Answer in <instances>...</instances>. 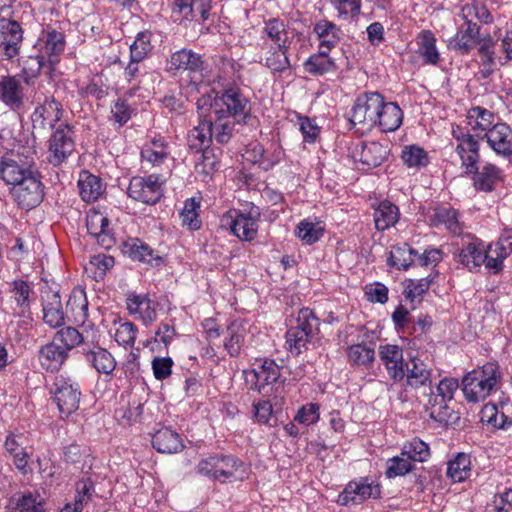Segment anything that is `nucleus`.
I'll return each instance as SVG.
<instances>
[{"instance_id": "nucleus-49", "label": "nucleus", "mask_w": 512, "mask_h": 512, "mask_svg": "<svg viewBox=\"0 0 512 512\" xmlns=\"http://www.w3.org/2000/svg\"><path fill=\"white\" fill-rule=\"evenodd\" d=\"M429 398L425 404V409L429 413L430 418L440 424H449L453 418V409L448 405V400L438 397L433 392V389L429 390Z\"/></svg>"}, {"instance_id": "nucleus-55", "label": "nucleus", "mask_w": 512, "mask_h": 512, "mask_svg": "<svg viewBox=\"0 0 512 512\" xmlns=\"http://www.w3.org/2000/svg\"><path fill=\"white\" fill-rule=\"evenodd\" d=\"M460 17L465 23H476L474 20H477L483 24H491L494 21V17L487 6L478 1H472L463 5Z\"/></svg>"}, {"instance_id": "nucleus-5", "label": "nucleus", "mask_w": 512, "mask_h": 512, "mask_svg": "<svg viewBox=\"0 0 512 512\" xmlns=\"http://www.w3.org/2000/svg\"><path fill=\"white\" fill-rule=\"evenodd\" d=\"M210 112L244 125L251 118V104L239 87L229 86L215 94L210 102Z\"/></svg>"}, {"instance_id": "nucleus-44", "label": "nucleus", "mask_w": 512, "mask_h": 512, "mask_svg": "<svg viewBox=\"0 0 512 512\" xmlns=\"http://www.w3.org/2000/svg\"><path fill=\"white\" fill-rule=\"evenodd\" d=\"M86 361L98 372L111 375L116 368L117 362L114 356L105 348L94 346L92 349L84 350Z\"/></svg>"}, {"instance_id": "nucleus-11", "label": "nucleus", "mask_w": 512, "mask_h": 512, "mask_svg": "<svg viewBox=\"0 0 512 512\" xmlns=\"http://www.w3.org/2000/svg\"><path fill=\"white\" fill-rule=\"evenodd\" d=\"M434 376V359L427 351H418L405 364L406 385L414 390H431Z\"/></svg>"}, {"instance_id": "nucleus-59", "label": "nucleus", "mask_w": 512, "mask_h": 512, "mask_svg": "<svg viewBox=\"0 0 512 512\" xmlns=\"http://www.w3.org/2000/svg\"><path fill=\"white\" fill-rule=\"evenodd\" d=\"M401 455L408 457L411 462H425L429 459L431 452L427 443L415 437L403 445Z\"/></svg>"}, {"instance_id": "nucleus-9", "label": "nucleus", "mask_w": 512, "mask_h": 512, "mask_svg": "<svg viewBox=\"0 0 512 512\" xmlns=\"http://www.w3.org/2000/svg\"><path fill=\"white\" fill-rule=\"evenodd\" d=\"M451 135L456 141L455 152L460 158L462 173L474 171L480 162V138L471 134L470 130L457 124L452 125Z\"/></svg>"}, {"instance_id": "nucleus-34", "label": "nucleus", "mask_w": 512, "mask_h": 512, "mask_svg": "<svg viewBox=\"0 0 512 512\" xmlns=\"http://www.w3.org/2000/svg\"><path fill=\"white\" fill-rule=\"evenodd\" d=\"M496 115L492 111L482 107V106H473L467 112V124L470 126L471 131L476 137L481 139V136L485 133H488L497 122Z\"/></svg>"}, {"instance_id": "nucleus-62", "label": "nucleus", "mask_w": 512, "mask_h": 512, "mask_svg": "<svg viewBox=\"0 0 512 512\" xmlns=\"http://www.w3.org/2000/svg\"><path fill=\"white\" fill-rule=\"evenodd\" d=\"M481 422L498 429H506L512 425V419L500 412L495 404L484 405L481 410Z\"/></svg>"}, {"instance_id": "nucleus-35", "label": "nucleus", "mask_w": 512, "mask_h": 512, "mask_svg": "<svg viewBox=\"0 0 512 512\" xmlns=\"http://www.w3.org/2000/svg\"><path fill=\"white\" fill-rule=\"evenodd\" d=\"M262 38L271 41L275 46L290 48L292 37L289 36L287 23L279 17L264 20Z\"/></svg>"}, {"instance_id": "nucleus-50", "label": "nucleus", "mask_w": 512, "mask_h": 512, "mask_svg": "<svg viewBox=\"0 0 512 512\" xmlns=\"http://www.w3.org/2000/svg\"><path fill=\"white\" fill-rule=\"evenodd\" d=\"M246 327L242 320H233L227 327L224 347L231 357H238L244 343Z\"/></svg>"}, {"instance_id": "nucleus-37", "label": "nucleus", "mask_w": 512, "mask_h": 512, "mask_svg": "<svg viewBox=\"0 0 512 512\" xmlns=\"http://www.w3.org/2000/svg\"><path fill=\"white\" fill-rule=\"evenodd\" d=\"M152 446L159 453L167 454L181 452L185 447L180 434L169 427H163L154 433Z\"/></svg>"}, {"instance_id": "nucleus-23", "label": "nucleus", "mask_w": 512, "mask_h": 512, "mask_svg": "<svg viewBox=\"0 0 512 512\" xmlns=\"http://www.w3.org/2000/svg\"><path fill=\"white\" fill-rule=\"evenodd\" d=\"M471 177L473 186L478 191L492 192L503 181V171L493 163L486 162L479 167L475 165L474 171L464 173Z\"/></svg>"}, {"instance_id": "nucleus-38", "label": "nucleus", "mask_w": 512, "mask_h": 512, "mask_svg": "<svg viewBox=\"0 0 512 512\" xmlns=\"http://www.w3.org/2000/svg\"><path fill=\"white\" fill-rule=\"evenodd\" d=\"M65 349L55 341L42 346L38 351V361L47 372H57L68 358Z\"/></svg>"}, {"instance_id": "nucleus-36", "label": "nucleus", "mask_w": 512, "mask_h": 512, "mask_svg": "<svg viewBox=\"0 0 512 512\" xmlns=\"http://www.w3.org/2000/svg\"><path fill=\"white\" fill-rule=\"evenodd\" d=\"M313 32L319 41L318 50L331 52L341 40V29L334 22L321 19L314 24Z\"/></svg>"}, {"instance_id": "nucleus-19", "label": "nucleus", "mask_w": 512, "mask_h": 512, "mask_svg": "<svg viewBox=\"0 0 512 512\" xmlns=\"http://www.w3.org/2000/svg\"><path fill=\"white\" fill-rule=\"evenodd\" d=\"M64 114L63 105L54 96H46L43 101L37 102L32 114L31 122L34 129L47 130L55 128Z\"/></svg>"}, {"instance_id": "nucleus-22", "label": "nucleus", "mask_w": 512, "mask_h": 512, "mask_svg": "<svg viewBox=\"0 0 512 512\" xmlns=\"http://www.w3.org/2000/svg\"><path fill=\"white\" fill-rule=\"evenodd\" d=\"M352 154L353 158L366 166L367 169L375 168L387 160L390 154V143L378 141L362 142L355 146Z\"/></svg>"}, {"instance_id": "nucleus-54", "label": "nucleus", "mask_w": 512, "mask_h": 512, "mask_svg": "<svg viewBox=\"0 0 512 512\" xmlns=\"http://www.w3.org/2000/svg\"><path fill=\"white\" fill-rule=\"evenodd\" d=\"M11 293L16 303V307L13 308L14 314L20 317H24L26 314L30 313L31 287L29 283L23 280L14 281L12 284Z\"/></svg>"}, {"instance_id": "nucleus-53", "label": "nucleus", "mask_w": 512, "mask_h": 512, "mask_svg": "<svg viewBox=\"0 0 512 512\" xmlns=\"http://www.w3.org/2000/svg\"><path fill=\"white\" fill-rule=\"evenodd\" d=\"M65 315L60 296L57 293H52L50 300L43 303L44 323L51 328L61 327L65 323Z\"/></svg>"}, {"instance_id": "nucleus-16", "label": "nucleus", "mask_w": 512, "mask_h": 512, "mask_svg": "<svg viewBox=\"0 0 512 512\" xmlns=\"http://www.w3.org/2000/svg\"><path fill=\"white\" fill-rule=\"evenodd\" d=\"M66 46L65 36L62 32L47 25L41 31L35 44L38 53L48 62V72L51 74L60 62Z\"/></svg>"}, {"instance_id": "nucleus-2", "label": "nucleus", "mask_w": 512, "mask_h": 512, "mask_svg": "<svg viewBox=\"0 0 512 512\" xmlns=\"http://www.w3.org/2000/svg\"><path fill=\"white\" fill-rule=\"evenodd\" d=\"M499 365L488 362L468 372L462 379V390L465 399L471 403L484 401L501 387Z\"/></svg>"}, {"instance_id": "nucleus-4", "label": "nucleus", "mask_w": 512, "mask_h": 512, "mask_svg": "<svg viewBox=\"0 0 512 512\" xmlns=\"http://www.w3.org/2000/svg\"><path fill=\"white\" fill-rule=\"evenodd\" d=\"M171 144L159 133L148 135L140 150L141 169L145 172L162 173L169 177L174 162Z\"/></svg>"}, {"instance_id": "nucleus-47", "label": "nucleus", "mask_w": 512, "mask_h": 512, "mask_svg": "<svg viewBox=\"0 0 512 512\" xmlns=\"http://www.w3.org/2000/svg\"><path fill=\"white\" fill-rule=\"evenodd\" d=\"M374 223L378 231H385L399 221L400 211L398 206L389 200L381 201L374 210Z\"/></svg>"}, {"instance_id": "nucleus-3", "label": "nucleus", "mask_w": 512, "mask_h": 512, "mask_svg": "<svg viewBox=\"0 0 512 512\" xmlns=\"http://www.w3.org/2000/svg\"><path fill=\"white\" fill-rule=\"evenodd\" d=\"M166 71L180 77L181 87L189 93L198 92L204 81V61L201 55L190 49H181L170 55L167 60Z\"/></svg>"}, {"instance_id": "nucleus-15", "label": "nucleus", "mask_w": 512, "mask_h": 512, "mask_svg": "<svg viewBox=\"0 0 512 512\" xmlns=\"http://www.w3.org/2000/svg\"><path fill=\"white\" fill-rule=\"evenodd\" d=\"M52 393L61 417H68L79 408L81 398L80 385L71 377L57 376Z\"/></svg>"}, {"instance_id": "nucleus-41", "label": "nucleus", "mask_w": 512, "mask_h": 512, "mask_svg": "<svg viewBox=\"0 0 512 512\" xmlns=\"http://www.w3.org/2000/svg\"><path fill=\"white\" fill-rule=\"evenodd\" d=\"M305 72L312 76H323L329 73H335L338 66L333 58L330 57V52L318 50L309 56L303 63Z\"/></svg>"}, {"instance_id": "nucleus-39", "label": "nucleus", "mask_w": 512, "mask_h": 512, "mask_svg": "<svg viewBox=\"0 0 512 512\" xmlns=\"http://www.w3.org/2000/svg\"><path fill=\"white\" fill-rule=\"evenodd\" d=\"M416 53L423 59V63L436 66L439 64L441 57L437 49V39L431 30H422L416 36Z\"/></svg>"}, {"instance_id": "nucleus-18", "label": "nucleus", "mask_w": 512, "mask_h": 512, "mask_svg": "<svg viewBox=\"0 0 512 512\" xmlns=\"http://www.w3.org/2000/svg\"><path fill=\"white\" fill-rule=\"evenodd\" d=\"M10 194L18 206L23 209L29 210L38 206L44 198V186L38 169L12 187Z\"/></svg>"}, {"instance_id": "nucleus-26", "label": "nucleus", "mask_w": 512, "mask_h": 512, "mask_svg": "<svg viewBox=\"0 0 512 512\" xmlns=\"http://www.w3.org/2000/svg\"><path fill=\"white\" fill-rule=\"evenodd\" d=\"M29 440L24 433H10L7 435L4 447L10 457L13 458L15 467L27 474L30 453L27 451Z\"/></svg>"}, {"instance_id": "nucleus-57", "label": "nucleus", "mask_w": 512, "mask_h": 512, "mask_svg": "<svg viewBox=\"0 0 512 512\" xmlns=\"http://www.w3.org/2000/svg\"><path fill=\"white\" fill-rule=\"evenodd\" d=\"M417 251L407 244L395 245L390 251L389 264L397 269H408L416 263Z\"/></svg>"}, {"instance_id": "nucleus-45", "label": "nucleus", "mask_w": 512, "mask_h": 512, "mask_svg": "<svg viewBox=\"0 0 512 512\" xmlns=\"http://www.w3.org/2000/svg\"><path fill=\"white\" fill-rule=\"evenodd\" d=\"M431 221L436 227L443 225L453 235H460L464 228L463 224L459 221L458 211L449 206L435 207Z\"/></svg>"}, {"instance_id": "nucleus-27", "label": "nucleus", "mask_w": 512, "mask_h": 512, "mask_svg": "<svg viewBox=\"0 0 512 512\" xmlns=\"http://www.w3.org/2000/svg\"><path fill=\"white\" fill-rule=\"evenodd\" d=\"M357 343L347 347V358L352 365L368 367L375 360L374 345H367L365 340L369 336L368 329L360 327L357 329Z\"/></svg>"}, {"instance_id": "nucleus-29", "label": "nucleus", "mask_w": 512, "mask_h": 512, "mask_svg": "<svg viewBox=\"0 0 512 512\" xmlns=\"http://www.w3.org/2000/svg\"><path fill=\"white\" fill-rule=\"evenodd\" d=\"M24 87L17 76H3L0 79V100L11 110L17 111L24 104Z\"/></svg>"}, {"instance_id": "nucleus-13", "label": "nucleus", "mask_w": 512, "mask_h": 512, "mask_svg": "<svg viewBox=\"0 0 512 512\" xmlns=\"http://www.w3.org/2000/svg\"><path fill=\"white\" fill-rule=\"evenodd\" d=\"M253 376V389L263 396H269L274 391V386L282 387L285 379H281V367L270 358L256 359L250 371Z\"/></svg>"}, {"instance_id": "nucleus-48", "label": "nucleus", "mask_w": 512, "mask_h": 512, "mask_svg": "<svg viewBox=\"0 0 512 512\" xmlns=\"http://www.w3.org/2000/svg\"><path fill=\"white\" fill-rule=\"evenodd\" d=\"M208 122L211 123V132L213 139L219 144H227L235 131L237 121L216 115L212 112L208 114Z\"/></svg>"}, {"instance_id": "nucleus-30", "label": "nucleus", "mask_w": 512, "mask_h": 512, "mask_svg": "<svg viewBox=\"0 0 512 512\" xmlns=\"http://www.w3.org/2000/svg\"><path fill=\"white\" fill-rule=\"evenodd\" d=\"M489 250L488 270L498 273L503 268L504 260L512 254V229L505 228L499 239L489 244Z\"/></svg>"}, {"instance_id": "nucleus-24", "label": "nucleus", "mask_w": 512, "mask_h": 512, "mask_svg": "<svg viewBox=\"0 0 512 512\" xmlns=\"http://www.w3.org/2000/svg\"><path fill=\"white\" fill-rule=\"evenodd\" d=\"M126 306L129 314L142 321L145 326H149L157 319V303L147 294H129Z\"/></svg>"}, {"instance_id": "nucleus-8", "label": "nucleus", "mask_w": 512, "mask_h": 512, "mask_svg": "<svg viewBox=\"0 0 512 512\" xmlns=\"http://www.w3.org/2000/svg\"><path fill=\"white\" fill-rule=\"evenodd\" d=\"M167 177L162 173H151L148 176L131 178L127 195L135 201L146 205L157 204L164 195V185Z\"/></svg>"}, {"instance_id": "nucleus-42", "label": "nucleus", "mask_w": 512, "mask_h": 512, "mask_svg": "<svg viewBox=\"0 0 512 512\" xmlns=\"http://www.w3.org/2000/svg\"><path fill=\"white\" fill-rule=\"evenodd\" d=\"M66 316L76 325L85 324L88 318V300L84 290H73L66 303Z\"/></svg>"}, {"instance_id": "nucleus-58", "label": "nucleus", "mask_w": 512, "mask_h": 512, "mask_svg": "<svg viewBox=\"0 0 512 512\" xmlns=\"http://www.w3.org/2000/svg\"><path fill=\"white\" fill-rule=\"evenodd\" d=\"M471 474V460L465 453H458L448 462L447 476L453 482L465 481Z\"/></svg>"}, {"instance_id": "nucleus-25", "label": "nucleus", "mask_w": 512, "mask_h": 512, "mask_svg": "<svg viewBox=\"0 0 512 512\" xmlns=\"http://www.w3.org/2000/svg\"><path fill=\"white\" fill-rule=\"evenodd\" d=\"M378 353L389 377L395 382L403 381L405 378V363L402 348L393 344L380 345Z\"/></svg>"}, {"instance_id": "nucleus-20", "label": "nucleus", "mask_w": 512, "mask_h": 512, "mask_svg": "<svg viewBox=\"0 0 512 512\" xmlns=\"http://www.w3.org/2000/svg\"><path fill=\"white\" fill-rule=\"evenodd\" d=\"M222 226H229L231 233L242 241H252L257 236L258 219L252 213H241L237 210L223 215Z\"/></svg>"}, {"instance_id": "nucleus-51", "label": "nucleus", "mask_w": 512, "mask_h": 512, "mask_svg": "<svg viewBox=\"0 0 512 512\" xmlns=\"http://www.w3.org/2000/svg\"><path fill=\"white\" fill-rule=\"evenodd\" d=\"M212 140L211 123L208 122V119L200 121L199 125L190 130L188 134V145L196 152L210 149Z\"/></svg>"}, {"instance_id": "nucleus-32", "label": "nucleus", "mask_w": 512, "mask_h": 512, "mask_svg": "<svg viewBox=\"0 0 512 512\" xmlns=\"http://www.w3.org/2000/svg\"><path fill=\"white\" fill-rule=\"evenodd\" d=\"M46 501L38 491L16 493L8 503L10 512H45Z\"/></svg>"}, {"instance_id": "nucleus-61", "label": "nucleus", "mask_w": 512, "mask_h": 512, "mask_svg": "<svg viewBox=\"0 0 512 512\" xmlns=\"http://www.w3.org/2000/svg\"><path fill=\"white\" fill-rule=\"evenodd\" d=\"M330 3L340 20H355L361 14L362 0H330Z\"/></svg>"}, {"instance_id": "nucleus-63", "label": "nucleus", "mask_w": 512, "mask_h": 512, "mask_svg": "<svg viewBox=\"0 0 512 512\" xmlns=\"http://www.w3.org/2000/svg\"><path fill=\"white\" fill-rule=\"evenodd\" d=\"M201 152V161L196 165V169L199 173L210 176L220 167L222 150L219 148H210L204 149Z\"/></svg>"}, {"instance_id": "nucleus-1", "label": "nucleus", "mask_w": 512, "mask_h": 512, "mask_svg": "<svg viewBox=\"0 0 512 512\" xmlns=\"http://www.w3.org/2000/svg\"><path fill=\"white\" fill-rule=\"evenodd\" d=\"M196 472L210 480L228 483L247 478L248 467L233 454L214 453L198 462Z\"/></svg>"}, {"instance_id": "nucleus-14", "label": "nucleus", "mask_w": 512, "mask_h": 512, "mask_svg": "<svg viewBox=\"0 0 512 512\" xmlns=\"http://www.w3.org/2000/svg\"><path fill=\"white\" fill-rule=\"evenodd\" d=\"M458 262L470 272L479 271L482 265L488 269L490 259L489 245L472 234H466L461 240V248L457 255Z\"/></svg>"}, {"instance_id": "nucleus-17", "label": "nucleus", "mask_w": 512, "mask_h": 512, "mask_svg": "<svg viewBox=\"0 0 512 512\" xmlns=\"http://www.w3.org/2000/svg\"><path fill=\"white\" fill-rule=\"evenodd\" d=\"M380 485L371 477H359L349 481L339 494L337 502L340 505H358L368 499L380 497Z\"/></svg>"}, {"instance_id": "nucleus-60", "label": "nucleus", "mask_w": 512, "mask_h": 512, "mask_svg": "<svg viewBox=\"0 0 512 512\" xmlns=\"http://www.w3.org/2000/svg\"><path fill=\"white\" fill-rule=\"evenodd\" d=\"M53 341L61 345V348L65 349V352L69 355V351L85 343V338L76 328L65 327L56 332Z\"/></svg>"}, {"instance_id": "nucleus-64", "label": "nucleus", "mask_w": 512, "mask_h": 512, "mask_svg": "<svg viewBox=\"0 0 512 512\" xmlns=\"http://www.w3.org/2000/svg\"><path fill=\"white\" fill-rule=\"evenodd\" d=\"M401 159L408 167H425L429 163L428 153L420 146L408 145L401 152Z\"/></svg>"}, {"instance_id": "nucleus-7", "label": "nucleus", "mask_w": 512, "mask_h": 512, "mask_svg": "<svg viewBox=\"0 0 512 512\" xmlns=\"http://www.w3.org/2000/svg\"><path fill=\"white\" fill-rule=\"evenodd\" d=\"M384 98L377 91H366L359 94L351 109L349 119L351 124L362 132L374 128Z\"/></svg>"}, {"instance_id": "nucleus-28", "label": "nucleus", "mask_w": 512, "mask_h": 512, "mask_svg": "<svg viewBox=\"0 0 512 512\" xmlns=\"http://www.w3.org/2000/svg\"><path fill=\"white\" fill-rule=\"evenodd\" d=\"M486 139L489 147L497 154L503 157L512 155V129L504 122H497L495 126L481 136Z\"/></svg>"}, {"instance_id": "nucleus-52", "label": "nucleus", "mask_w": 512, "mask_h": 512, "mask_svg": "<svg viewBox=\"0 0 512 512\" xmlns=\"http://www.w3.org/2000/svg\"><path fill=\"white\" fill-rule=\"evenodd\" d=\"M201 198L192 197L184 202V207L180 212V220L183 227L190 231H197L202 226L200 218Z\"/></svg>"}, {"instance_id": "nucleus-43", "label": "nucleus", "mask_w": 512, "mask_h": 512, "mask_svg": "<svg viewBox=\"0 0 512 512\" xmlns=\"http://www.w3.org/2000/svg\"><path fill=\"white\" fill-rule=\"evenodd\" d=\"M122 251L134 261L148 264H152L153 261L158 264L161 261V257L148 244L138 238H129L124 241Z\"/></svg>"}, {"instance_id": "nucleus-10", "label": "nucleus", "mask_w": 512, "mask_h": 512, "mask_svg": "<svg viewBox=\"0 0 512 512\" xmlns=\"http://www.w3.org/2000/svg\"><path fill=\"white\" fill-rule=\"evenodd\" d=\"M21 155L24 156V159L18 153V160L8 157H3L0 160V179L5 184L14 187L37 170L34 146L23 148Z\"/></svg>"}, {"instance_id": "nucleus-56", "label": "nucleus", "mask_w": 512, "mask_h": 512, "mask_svg": "<svg viewBox=\"0 0 512 512\" xmlns=\"http://www.w3.org/2000/svg\"><path fill=\"white\" fill-rule=\"evenodd\" d=\"M315 335L309 332H303L296 328L290 327L285 335V347L294 356H298L308 349V344Z\"/></svg>"}, {"instance_id": "nucleus-12", "label": "nucleus", "mask_w": 512, "mask_h": 512, "mask_svg": "<svg viewBox=\"0 0 512 512\" xmlns=\"http://www.w3.org/2000/svg\"><path fill=\"white\" fill-rule=\"evenodd\" d=\"M212 0H172L171 17L175 23L198 22L205 26L214 22Z\"/></svg>"}, {"instance_id": "nucleus-21", "label": "nucleus", "mask_w": 512, "mask_h": 512, "mask_svg": "<svg viewBox=\"0 0 512 512\" xmlns=\"http://www.w3.org/2000/svg\"><path fill=\"white\" fill-rule=\"evenodd\" d=\"M23 29L16 20H2L0 26V57L11 60L20 53Z\"/></svg>"}, {"instance_id": "nucleus-40", "label": "nucleus", "mask_w": 512, "mask_h": 512, "mask_svg": "<svg viewBox=\"0 0 512 512\" xmlns=\"http://www.w3.org/2000/svg\"><path fill=\"white\" fill-rule=\"evenodd\" d=\"M77 184L79 195L86 203L98 200L105 190L102 179L87 170L80 172Z\"/></svg>"}, {"instance_id": "nucleus-33", "label": "nucleus", "mask_w": 512, "mask_h": 512, "mask_svg": "<svg viewBox=\"0 0 512 512\" xmlns=\"http://www.w3.org/2000/svg\"><path fill=\"white\" fill-rule=\"evenodd\" d=\"M480 37V26L477 23L462 24L450 41V46L461 54H469L477 45Z\"/></svg>"}, {"instance_id": "nucleus-31", "label": "nucleus", "mask_w": 512, "mask_h": 512, "mask_svg": "<svg viewBox=\"0 0 512 512\" xmlns=\"http://www.w3.org/2000/svg\"><path fill=\"white\" fill-rule=\"evenodd\" d=\"M404 113L396 102L386 101L384 98L379 114L376 119L375 127L383 133L395 132L403 123Z\"/></svg>"}, {"instance_id": "nucleus-6", "label": "nucleus", "mask_w": 512, "mask_h": 512, "mask_svg": "<svg viewBox=\"0 0 512 512\" xmlns=\"http://www.w3.org/2000/svg\"><path fill=\"white\" fill-rule=\"evenodd\" d=\"M76 149L74 126L60 123L47 141L46 159L49 164L59 167L66 163Z\"/></svg>"}, {"instance_id": "nucleus-46", "label": "nucleus", "mask_w": 512, "mask_h": 512, "mask_svg": "<svg viewBox=\"0 0 512 512\" xmlns=\"http://www.w3.org/2000/svg\"><path fill=\"white\" fill-rule=\"evenodd\" d=\"M325 233V224L318 218H305L295 229V235L306 245L318 242Z\"/></svg>"}]
</instances>
